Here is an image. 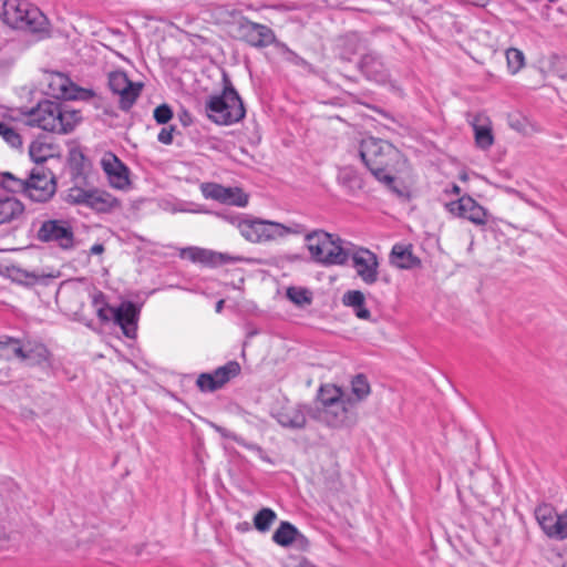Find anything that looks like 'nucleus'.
I'll return each instance as SVG.
<instances>
[{
	"mask_svg": "<svg viewBox=\"0 0 567 567\" xmlns=\"http://www.w3.org/2000/svg\"><path fill=\"white\" fill-rule=\"evenodd\" d=\"M27 124L47 132L68 134L81 122V112L71 110L63 102L43 100L27 113Z\"/></svg>",
	"mask_w": 567,
	"mask_h": 567,
	"instance_id": "obj_1",
	"label": "nucleus"
},
{
	"mask_svg": "<svg viewBox=\"0 0 567 567\" xmlns=\"http://www.w3.org/2000/svg\"><path fill=\"white\" fill-rule=\"evenodd\" d=\"M401 152L389 141L365 137L359 146V156L371 175L380 183H391V171L399 162Z\"/></svg>",
	"mask_w": 567,
	"mask_h": 567,
	"instance_id": "obj_2",
	"label": "nucleus"
},
{
	"mask_svg": "<svg viewBox=\"0 0 567 567\" xmlns=\"http://www.w3.org/2000/svg\"><path fill=\"white\" fill-rule=\"evenodd\" d=\"M0 18L12 29L22 30L39 38L49 34V20L33 4L21 0H0Z\"/></svg>",
	"mask_w": 567,
	"mask_h": 567,
	"instance_id": "obj_3",
	"label": "nucleus"
},
{
	"mask_svg": "<svg viewBox=\"0 0 567 567\" xmlns=\"http://www.w3.org/2000/svg\"><path fill=\"white\" fill-rule=\"evenodd\" d=\"M223 84L221 93L212 95L207 100L206 114L210 121L218 125H231L245 117L246 109L226 72H223Z\"/></svg>",
	"mask_w": 567,
	"mask_h": 567,
	"instance_id": "obj_4",
	"label": "nucleus"
},
{
	"mask_svg": "<svg viewBox=\"0 0 567 567\" xmlns=\"http://www.w3.org/2000/svg\"><path fill=\"white\" fill-rule=\"evenodd\" d=\"M311 259L323 266H343L350 259V249L338 235L316 229L305 235Z\"/></svg>",
	"mask_w": 567,
	"mask_h": 567,
	"instance_id": "obj_5",
	"label": "nucleus"
},
{
	"mask_svg": "<svg viewBox=\"0 0 567 567\" xmlns=\"http://www.w3.org/2000/svg\"><path fill=\"white\" fill-rule=\"evenodd\" d=\"M35 238L42 244H55L62 250H72L75 247L73 227L69 220L62 218L43 220Z\"/></svg>",
	"mask_w": 567,
	"mask_h": 567,
	"instance_id": "obj_6",
	"label": "nucleus"
},
{
	"mask_svg": "<svg viewBox=\"0 0 567 567\" xmlns=\"http://www.w3.org/2000/svg\"><path fill=\"white\" fill-rule=\"evenodd\" d=\"M28 198L37 203L49 202L56 192V177L47 165L34 166L27 177Z\"/></svg>",
	"mask_w": 567,
	"mask_h": 567,
	"instance_id": "obj_7",
	"label": "nucleus"
},
{
	"mask_svg": "<svg viewBox=\"0 0 567 567\" xmlns=\"http://www.w3.org/2000/svg\"><path fill=\"white\" fill-rule=\"evenodd\" d=\"M109 87L120 96V109L127 112L140 96L143 83L132 82L123 71H113L109 74Z\"/></svg>",
	"mask_w": 567,
	"mask_h": 567,
	"instance_id": "obj_8",
	"label": "nucleus"
},
{
	"mask_svg": "<svg viewBox=\"0 0 567 567\" xmlns=\"http://www.w3.org/2000/svg\"><path fill=\"white\" fill-rule=\"evenodd\" d=\"M241 39L250 47L264 49L279 42L274 30L266 24L244 18L238 25Z\"/></svg>",
	"mask_w": 567,
	"mask_h": 567,
	"instance_id": "obj_9",
	"label": "nucleus"
},
{
	"mask_svg": "<svg viewBox=\"0 0 567 567\" xmlns=\"http://www.w3.org/2000/svg\"><path fill=\"white\" fill-rule=\"evenodd\" d=\"M354 405L353 399L343 395L336 404L322 409V419L331 427L352 426L357 421Z\"/></svg>",
	"mask_w": 567,
	"mask_h": 567,
	"instance_id": "obj_10",
	"label": "nucleus"
},
{
	"mask_svg": "<svg viewBox=\"0 0 567 567\" xmlns=\"http://www.w3.org/2000/svg\"><path fill=\"white\" fill-rule=\"evenodd\" d=\"M358 71L370 82L384 84L390 79V70L388 69L383 56L375 51L363 53L357 62Z\"/></svg>",
	"mask_w": 567,
	"mask_h": 567,
	"instance_id": "obj_11",
	"label": "nucleus"
},
{
	"mask_svg": "<svg viewBox=\"0 0 567 567\" xmlns=\"http://www.w3.org/2000/svg\"><path fill=\"white\" fill-rule=\"evenodd\" d=\"M350 258L357 275L367 285H373L378 281L379 277V259L378 256L363 247H355L353 251L350 250Z\"/></svg>",
	"mask_w": 567,
	"mask_h": 567,
	"instance_id": "obj_12",
	"label": "nucleus"
},
{
	"mask_svg": "<svg viewBox=\"0 0 567 567\" xmlns=\"http://www.w3.org/2000/svg\"><path fill=\"white\" fill-rule=\"evenodd\" d=\"M202 194L205 198H212L221 204L245 207L248 204V195L239 187H226L217 183H203Z\"/></svg>",
	"mask_w": 567,
	"mask_h": 567,
	"instance_id": "obj_13",
	"label": "nucleus"
},
{
	"mask_svg": "<svg viewBox=\"0 0 567 567\" xmlns=\"http://www.w3.org/2000/svg\"><path fill=\"white\" fill-rule=\"evenodd\" d=\"M445 207L453 215L465 218L475 225H485L487 223V210L470 195L452 200Z\"/></svg>",
	"mask_w": 567,
	"mask_h": 567,
	"instance_id": "obj_14",
	"label": "nucleus"
},
{
	"mask_svg": "<svg viewBox=\"0 0 567 567\" xmlns=\"http://www.w3.org/2000/svg\"><path fill=\"white\" fill-rule=\"evenodd\" d=\"M112 320L120 326L126 338L134 339L137 332L140 307L133 301H123L118 307L111 309Z\"/></svg>",
	"mask_w": 567,
	"mask_h": 567,
	"instance_id": "obj_15",
	"label": "nucleus"
},
{
	"mask_svg": "<svg viewBox=\"0 0 567 567\" xmlns=\"http://www.w3.org/2000/svg\"><path fill=\"white\" fill-rule=\"evenodd\" d=\"M101 166L113 187L124 189L130 186V169L114 153L106 152Z\"/></svg>",
	"mask_w": 567,
	"mask_h": 567,
	"instance_id": "obj_16",
	"label": "nucleus"
},
{
	"mask_svg": "<svg viewBox=\"0 0 567 567\" xmlns=\"http://www.w3.org/2000/svg\"><path fill=\"white\" fill-rule=\"evenodd\" d=\"M307 414L316 417L312 413V408L306 404H297L293 406H285L279 410L275 417L277 422L288 429L301 430L307 424Z\"/></svg>",
	"mask_w": 567,
	"mask_h": 567,
	"instance_id": "obj_17",
	"label": "nucleus"
},
{
	"mask_svg": "<svg viewBox=\"0 0 567 567\" xmlns=\"http://www.w3.org/2000/svg\"><path fill=\"white\" fill-rule=\"evenodd\" d=\"M338 49L340 59L346 62H351L357 53L368 49V41L359 32H348L340 37Z\"/></svg>",
	"mask_w": 567,
	"mask_h": 567,
	"instance_id": "obj_18",
	"label": "nucleus"
},
{
	"mask_svg": "<svg viewBox=\"0 0 567 567\" xmlns=\"http://www.w3.org/2000/svg\"><path fill=\"white\" fill-rule=\"evenodd\" d=\"M29 155L35 166L45 165L49 159L61 158L58 146L47 141V136H40L29 146Z\"/></svg>",
	"mask_w": 567,
	"mask_h": 567,
	"instance_id": "obj_19",
	"label": "nucleus"
},
{
	"mask_svg": "<svg viewBox=\"0 0 567 567\" xmlns=\"http://www.w3.org/2000/svg\"><path fill=\"white\" fill-rule=\"evenodd\" d=\"M390 262L399 269L420 268L421 259L413 254L412 245L395 244L390 252Z\"/></svg>",
	"mask_w": 567,
	"mask_h": 567,
	"instance_id": "obj_20",
	"label": "nucleus"
},
{
	"mask_svg": "<svg viewBox=\"0 0 567 567\" xmlns=\"http://www.w3.org/2000/svg\"><path fill=\"white\" fill-rule=\"evenodd\" d=\"M86 197L85 207L100 214L111 213L121 206L120 200L105 190L90 189Z\"/></svg>",
	"mask_w": 567,
	"mask_h": 567,
	"instance_id": "obj_21",
	"label": "nucleus"
},
{
	"mask_svg": "<svg viewBox=\"0 0 567 567\" xmlns=\"http://www.w3.org/2000/svg\"><path fill=\"white\" fill-rule=\"evenodd\" d=\"M51 353L43 343L23 346L22 361H27L29 365H38L42 369L51 368Z\"/></svg>",
	"mask_w": 567,
	"mask_h": 567,
	"instance_id": "obj_22",
	"label": "nucleus"
},
{
	"mask_svg": "<svg viewBox=\"0 0 567 567\" xmlns=\"http://www.w3.org/2000/svg\"><path fill=\"white\" fill-rule=\"evenodd\" d=\"M24 204L13 196L0 197V225L19 220L24 215Z\"/></svg>",
	"mask_w": 567,
	"mask_h": 567,
	"instance_id": "obj_23",
	"label": "nucleus"
},
{
	"mask_svg": "<svg viewBox=\"0 0 567 567\" xmlns=\"http://www.w3.org/2000/svg\"><path fill=\"white\" fill-rule=\"evenodd\" d=\"M20 489L14 484L0 485V519H4L13 511L20 499Z\"/></svg>",
	"mask_w": 567,
	"mask_h": 567,
	"instance_id": "obj_24",
	"label": "nucleus"
},
{
	"mask_svg": "<svg viewBox=\"0 0 567 567\" xmlns=\"http://www.w3.org/2000/svg\"><path fill=\"white\" fill-rule=\"evenodd\" d=\"M343 306L351 308L357 318L371 320V312L367 308L364 293L360 290H348L341 299Z\"/></svg>",
	"mask_w": 567,
	"mask_h": 567,
	"instance_id": "obj_25",
	"label": "nucleus"
},
{
	"mask_svg": "<svg viewBox=\"0 0 567 567\" xmlns=\"http://www.w3.org/2000/svg\"><path fill=\"white\" fill-rule=\"evenodd\" d=\"M226 219H229L230 223H237V226L240 230V234L251 243H260L261 235V224L262 219L252 218V219H240L239 217H228L225 216Z\"/></svg>",
	"mask_w": 567,
	"mask_h": 567,
	"instance_id": "obj_26",
	"label": "nucleus"
},
{
	"mask_svg": "<svg viewBox=\"0 0 567 567\" xmlns=\"http://www.w3.org/2000/svg\"><path fill=\"white\" fill-rule=\"evenodd\" d=\"M337 179L338 183L344 187L349 194H354L363 187V178L352 166L341 167L338 172Z\"/></svg>",
	"mask_w": 567,
	"mask_h": 567,
	"instance_id": "obj_27",
	"label": "nucleus"
},
{
	"mask_svg": "<svg viewBox=\"0 0 567 567\" xmlns=\"http://www.w3.org/2000/svg\"><path fill=\"white\" fill-rule=\"evenodd\" d=\"M87 161L80 146H73L69 150L66 163L73 181L85 178V163Z\"/></svg>",
	"mask_w": 567,
	"mask_h": 567,
	"instance_id": "obj_28",
	"label": "nucleus"
},
{
	"mask_svg": "<svg viewBox=\"0 0 567 567\" xmlns=\"http://www.w3.org/2000/svg\"><path fill=\"white\" fill-rule=\"evenodd\" d=\"M23 346L19 339L2 336L0 337V359L12 360L22 357Z\"/></svg>",
	"mask_w": 567,
	"mask_h": 567,
	"instance_id": "obj_29",
	"label": "nucleus"
},
{
	"mask_svg": "<svg viewBox=\"0 0 567 567\" xmlns=\"http://www.w3.org/2000/svg\"><path fill=\"white\" fill-rule=\"evenodd\" d=\"M297 535L298 528L290 522L284 520L275 530L272 540L281 547H289L293 545V539H296Z\"/></svg>",
	"mask_w": 567,
	"mask_h": 567,
	"instance_id": "obj_30",
	"label": "nucleus"
},
{
	"mask_svg": "<svg viewBox=\"0 0 567 567\" xmlns=\"http://www.w3.org/2000/svg\"><path fill=\"white\" fill-rule=\"evenodd\" d=\"M241 368L240 364L235 361H228L226 364L216 368L213 372H208L212 377L220 384L223 388L226 383H228L231 379L236 378L240 374Z\"/></svg>",
	"mask_w": 567,
	"mask_h": 567,
	"instance_id": "obj_31",
	"label": "nucleus"
},
{
	"mask_svg": "<svg viewBox=\"0 0 567 567\" xmlns=\"http://www.w3.org/2000/svg\"><path fill=\"white\" fill-rule=\"evenodd\" d=\"M0 187L9 193H22L28 197V182L27 178L22 179L14 176L10 172L0 174Z\"/></svg>",
	"mask_w": 567,
	"mask_h": 567,
	"instance_id": "obj_32",
	"label": "nucleus"
},
{
	"mask_svg": "<svg viewBox=\"0 0 567 567\" xmlns=\"http://www.w3.org/2000/svg\"><path fill=\"white\" fill-rule=\"evenodd\" d=\"M534 514L544 534L547 533L548 526H550L554 519L558 516L555 507L548 503L539 504L535 508Z\"/></svg>",
	"mask_w": 567,
	"mask_h": 567,
	"instance_id": "obj_33",
	"label": "nucleus"
},
{
	"mask_svg": "<svg viewBox=\"0 0 567 567\" xmlns=\"http://www.w3.org/2000/svg\"><path fill=\"white\" fill-rule=\"evenodd\" d=\"M61 97L66 101L71 100H81L89 101L95 96V92L91 89H83L80 86L70 83V86H66L65 83L60 85Z\"/></svg>",
	"mask_w": 567,
	"mask_h": 567,
	"instance_id": "obj_34",
	"label": "nucleus"
},
{
	"mask_svg": "<svg viewBox=\"0 0 567 567\" xmlns=\"http://www.w3.org/2000/svg\"><path fill=\"white\" fill-rule=\"evenodd\" d=\"M476 146L481 150L489 148L494 143L492 128L488 125L478 124V118L472 123Z\"/></svg>",
	"mask_w": 567,
	"mask_h": 567,
	"instance_id": "obj_35",
	"label": "nucleus"
},
{
	"mask_svg": "<svg viewBox=\"0 0 567 567\" xmlns=\"http://www.w3.org/2000/svg\"><path fill=\"white\" fill-rule=\"evenodd\" d=\"M276 49H278L279 52L282 54L285 61H287L293 65L303 68L305 70H307L310 73L315 72L313 65L311 63H309L308 61H306L298 53L292 51L286 43L279 41L278 43H276Z\"/></svg>",
	"mask_w": 567,
	"mask_h": 567,
	"instance_id": "obj_36",
	"label": "nucleus"
},
{
	"mask_svg": "<svg viewBox=\"0 0 567 567\" xmlns=\"http://www.w3.org/2000/svg\"><path fill=\"white\" fill-rule=\"evenodd\" d=\"M343 396L342 390L334 384H323L319 388L317 400L321 403L322 409L336 404Z\"/></svg>",
	"mask_w": 567,
	"mask_h": 567,
	"instance_id": "obj_37",
	"label": "nucleus"
},
{
	"mask_svg": "<svg viewBox=\"0 0 567 567\" xmlns=\"http://www.w3.org/2000/svg\"><path fill=\"white\" fill-rule=\"evenodd\" d=\"M547 537L557 540H564L567 538V509L558 515L545 534Z\"/></svg>",
	"mask_w": 567,
	"mask_h": 567,
	"instance_id": "obj_38",
	"label": "nucleus"
},
{
	"mask_svg": "<svg viewBox=\"0 0 567 567\" xmlns=\"http://www.w3.org/2000/svg\"><path fill=\"white\" fill-rule=\"evenodd\" d=\"M277 519V514L269 507H264L254 516V526L260 533H266Z\"/></svg>",
	"mask_w": 567,
	"mask_h": 567,
	"instance_id": "obj_39",
	"label": "nucleus"
},
{
	"mask_svg": "<svg viewBox=\"0 0 567 567\" xmlns=\"http://www.w3.org/2000/svg\"><path fill=\"white\" fill-rule=\"evenodd\" d=\"M351 391L355 396V400H353L355 403L368 398L371 392V388L367 377L363 373H358L352 378Z\"/></svg>",
	"mask_w": 567,
	"mask_h": 567,
	"instance_id": "obj_40",
	"label": "nucleus"
},
{
	"mask_svg": "<svg viewBox=\"0 0 567 567\" xmlns=\"http://www.w3.org/2000/svg\"><path fill=\"white\" fill-rule=\"evenodd\" d=\"M287 298L298 307L311 305L312 292L303 287H289L286 291Z\"/></svg>",
	"mask_w": 567,
	"mask_h": 567,
	"instance_id": "obj_41",
	"label": "nucleus"
},
{
	"mask_svg": "<svg viewBox=\"0 0 567 567\" xmlns=\"http://www.w3.org/2000/svg\"><path fill=\"white\" fill-rule=\"evenodd\" d=\"M261 228L260 243L270 241L282 238L281 233L285 229V224L262 219Z\"/></svg>",
	"mask_w": 567,
	"mask_h": 567,
	"instance_id": "obj_42",
	"label": "nucleus"
},
{
	"mask_svg": "<svg viewBox=\"0 0 567 567\" xmlns=\"http://www.w3.org/2000/svg\"><path fill=\"white\" fill-rule=\"evenodd\" d=\"M208 250L199 247H185L179 249V257L187 258L193 262H199L207 266L208 264Z\"/></svg>",
	"mask_w": 567,
	"mask_h": 567,
	"instance_id": "obj_43",
	"label": "nucleus"
},
{
	"mask_svg": "<svg viewBox=\"0 0 567 567\" xmlns=\"http://www.w3.org/2000/svg\"><path fill=\"white\" fill-rule=\"evenodd\" d=\"M506 60L508 71L512 74H516L525 65V55L523 51L516 48H509L506 50Z\"/></svg>",
	"mask_w": 567,
	"mask_h": 567,
	"instance_id": "obj_44",
	"label": "nucleus"
},
{
	"mask_svg": "<svg viewBox=\"0 0 567 567\" xmlns=\"http://www.w3.org/2000/svg\"><path fill=\"white\" fill-rule=\"evenodd\" d=\"M208 264L207 266H210V267H217V266H223V265H228V264H235V262H238V261H241L243 258L241 257H238V256H231L229 254H226V252H217V251H214V250H208Z\"/></svg>",
	"mask_w": 567,
	"mask_h": 567,
	"instance_id": "obj_45",
	"label": "nucleus"
},
{
	"mask_svg": "<svg viewBox=\"0 0 567 567\" xmlns=\"http://www.w3.org/2000/svg\"><path fill=\"white\" fill-rule=\"evenodd\" d=\"M196 385L200 392L209 393L221 389L220 384L208 372L200 373L197 377Z\"/></svg>",
	"mask_w": 567,
	"mask_h": 567,
	"instance_id": "obj_46",
	"label": "nucleus"
},
{
	"mask_svg": "<svg viewBox=\"0 0 567 567\" xmlns=\"http://www.w3.org/2000/svg\"><path fill=\"white\" fill-rule=\"evenodd\" d=\"M90 189H83L81 187L74 186L69 189L68 196L63 198L70 205H80L85 206L86 196H89Z\"/></svg>",
	"mask_w": 567,
	"mask_h": 567,
	"instance_id": "obj_47",
	"label": "nucleus"
},
{
	"mask_svg": "<svg viewBox=\"0 0 567 567\" xmlns=\"http://www.w3.org/2000/svg\"><path fill=\"white\" fill-rule=\"evenodd\" d=\"M153 117L157 124H167L173 118V110L168 104L163 103L155 107Z\"/></svg>",
	"mask_w": 567,
	"mask_h": 567,
	"instance_id": "obj_48",
	"label": "nucleus"
},
{
	"mask_svg": "<svg viewBox=\"0 0 567 567\" xmlns=\"http://www.w3.org/2000/svg\"><path fill=\"white\" fill-rule=\"evenodd\" d=\"M216 430L221 434L223 437L230 439L234 442H236L237 444L243 445V446H245L248 450L257 451L259 453H262L261 446H259L257 444H254V443H246L244 441V439H241L240 436H238V435H236L234 433H230L228 430H226V429H224L221 426H216Z\"/></svg>",
	"mask_w": 567,
	"mask_h": 567,
	"instance_id": "obj_49",
	"label": "nucleus"
},
{
	"mask_svg": "<svg viewBox=\"0 0 567 567\" xmlns=\"http://www.w3.org/2000/svg\"><path fill=\"white\" fill-rule=\"evenodd\" d=\"M4 132L6 134L2 137L9 145L12 147H20L22 145L20 134L13 127L9 126Z\"/></svg>",
	"mask_w": 567,
	"mask_h": 567,
	"instance_id": "obj_50",
	"label": "nucleus"
},
{
	"mask_svg": "<svg viewBox=\"0 0 567 567\" xmlns=\"http://www.w3.org/2000/svg\"><path fill=\"white\" fill-rule=\"evenodd\" d=\"M389 190H391L393 194H395L400 198H408L409 192L404 186L399 187L396 185V178L392 175V182L391 183H382Z\"/></svg>",
	"mask_w": 567,
	"mask_h": 567,
	"instance_id": "obj_51",
	"label": "nucleus"
},
{
	"mask_svg": "<svg viewBox=\"0 0 567 567\" xmlns=\"http://www.w3.org/2000/svg\"><path fill=\"white\" fill-rule=\"evenodd\" d=\"M175 128V126L163 127L157 135L158 142L165 145H171L173 143V133Z\"/></svg>",
	"mask_w": 567,
	"mask_h": 567,
	"instance_id": "obj_52",
	"label": "nucleus"
},
{
	"mask_svg": "<svg viewBox=\"0 0 567 567\" xmlns=\"http://www.w3.org/2000/svg\"><path fill=\"white\" fill-rule=\"evenodd\" d=\"M306 227L301 224L292 223L291 225H285V229L282 230V238L288 235H301L307 234Z\"/></svg>",
	"mask_w": 567,
	"mask_h": 567,
	"instance_id": "obj_53",
	"label": "nucleus"
},
{
	"mask_svg": "<svg viewBox=\"0 0 567 567\" xmlns=\"http://www.w3.org/2000/svg\"><path fill=\"white\" fill-rule=\"evenodd\" d=\"M293 544L296 547L300 550H308L310 548V540L308 537H306L302 533L298 530V535L296 536V539H293Z\"/></svg>",
	"mask_w": 567,
	"mask_h": 567,
	"instance_id": "obj_54",
	"label": "nucleus"
},
{
	"mask_svg": "<svg viewBox=\"0 0 567 567\" xmlns=\"http://www.w3.org/2000/svg\"><path fill=\"white\" fill-rule=\"evenodd\" d=\"M111 309L114 307H110L107 303L97 308V317L102 322H109L112 319Z\"/></svg>",
	"mask_w": 567,
	"mask_h": 567,
	"instance_id": "obj_55",
	"label": "nucleus"
},
{
	"mask_svg": "<svg viewBox=\"0 0 567 567\" xmlns=\"http://www.w3.org/2000/svg\"><path fill=\"white\" fill-rule=\"evenodd\" d=\"M92 303L93 306L95 307H101L103 305H106V296L102 292V291H96L94 295H93V298H92Z\"/></svg>",
	"mask_w": 567,
	"mask_h": 567,
	"instance_id": "obj_56",
	"label": "nucleus"
},
{
	"mask_svg": "<svg viewBox=\"0 0 567 567\" xmlns=\"http://www.w3.org/2000/svg\"><path fill=\"white\" fill-rule=\"evenodd\" d=\"M105 251V247L103 244H94L89 251V255H101Z\"/></svg>",
	"mask_w": 567,
	"mask_h": 567,
	"instance_id": "obj_57",
	"label": "nucleus"
},
{
	"mask_svg": "<svg viewBox=\"0 0 567 567\" xmlns=\"http://www.w3.org/2000/svg\"><path fill=\"white\" fill-rule=\"evenodd\" d=\"M9 539L8 534L3 527H0V547Z\"/></svg>",
	"mask_w": 567,
	"mask_h": 567,
	"instance_id": "obj_58",
	"label": "nucleus"
},
{
	"mask_svg": "<svg viewBox=\"0 0 567 567\" xmlns=\"http://www.w3.org/2000/svg\"><path fill=\"white\" fill-rule=\"evenodd\" d=\"M467 2L476 7H485L489 0H467Z\"/></svg>",
	"mask_w": 567,
	"mask_h": 567,
	"instance_id": "obj_59",
	"label": "nucleus"
},
{
	"mask_svg": "<svg viewBox=\"0 0 567 567\" xmlns=\"http://www.w3.org/2000/svg\"><path fill=\"white\" fill-rule=\"evenodd\" d=\"M181 120L184 126H187L190 123V116L187 112L184 113V116H182Z\"/></svg>",
	"mask_w": 567,
	"mask_h": 567,
	"instance_id": "obj_60",
	"label": "nucleus"
},
{
	"mask_svg": "<svg viewBox=\"0 0 567 567\" xmlns=\"http://www.w3.org/2000/svg\"><path fill=\"white\" fill-rule=\"evenodd\" d=\"M450 193H451V194H454V195H460V194H461V188H460V186H458V185H456V184H453Z\"/></svg>",
	"mask_w": 567,
	"mask_h": 567,
	"instance_id": "obj_61",
	"label": "nucleus"
},
{
	"mask_svg": "<svg viewBox=\"0 0 567 567\" xmlns=\"http://www.w3.org/2000/svg\"><path fill=\"white\" fill-rule=\"evenodd\" d=\"M9 128V125H7L4 122H0V135L3 136L6 134V130Z\"/></svg>",
	"mask_w": 567,
	"mask_h": 567,
	"instance_id": "obj_62",
	"label": "nucleus"
},
{
	"mask_svg": "<svg viewBox=\"0 0 567 567\" xmlns=\"http://www.w3.org/2000/svg\"><path fill=\"white\" fill-rule=\"evenodd\" d=\"M223 305H224V300H219L217 303H216V310L219 312L223 308Z\"/></svg>",
	"mask_w": 567,
	"mask_h": 567,
	"instance_id": "obj_63",
	"label": "nucleus"
},
{
	"mask_svg": "<svg viewBox=\"0 0 567 567\" xmlns=\"http://www.w3.org/2000/svg\"><path fill=\"white\" fill-rule=\"evenodd\" d=\"M299 567H316V566L305 563V564H300Z\"/></svg>",
	"mask_w": 567,
	"mask_h": 567,
	"instance_id": "obj_64",
	"label": "nucleus"
}]
</instances>
